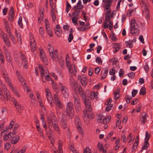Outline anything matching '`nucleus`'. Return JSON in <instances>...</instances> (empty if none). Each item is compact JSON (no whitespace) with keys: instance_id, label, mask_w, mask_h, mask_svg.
I'll list each match as a JSON object with an SVG mask.
<instances>
[{"instance_id":"f257e3e1","label":"nucleus","mask_w":153,"mask_h":153,"mask_svg":"<svg viewBox=\"0 0 153 153\" xmlns=\"http://www.w3.org/2000/svg\"><path fill=\"white\" fill-rule=\"evenodd\" d=\"M80 95L85 105L86 109L83 111V120L85 124L88 125L91 119L94 118V115L92 112V109L91 107V103L88 96L85 92L81 93Z\"/></svg>"},{"instance_id":"f03ea898","label":"nucleus","mask_w":153,"mask_h":153,"mask_svg":"<svg viewBox=\"0 0 153 153\" xmlns=\"http://www.w3.org/2000/svg\"><path fill=\"white\" fill-rule=\"evenodd\" d=\"M65 112L66 116L69 119L72 118L74 115L73 104L71 101H69L66 105Z\"/></svg>"},{"instance_id":"7ed1b4c3","label":"nucleus","mask_w":153,"mask_h":153,"mask_svg":"<svg viewBox=\"0 0 153 153\" xmlns=\"http://www.w3.org/2000/svg\"><path fill=\"white\" fill-rule=\"evenodd\" d=\"M147 2L146 0H142L140 4L143 10V15L145 17L146 19H148L150 18V15L148 8L147 6Z\"/></svg>"},{"instance_id":"20e7f679","label":"nucleus","mask_w":153,"mask_h":153,"mask_svg":"<svg viewBox=\"0 0 153 153\" xmlns=\"http://www.w3.org/2000/svg\"><path fill=\"white\" fill-rule=\"evenodd\" d=\"M46 92L47 99L48 102L51 104V106H52L53 105L52 104V102H53V98L51 96L50 90L48 88H46Z\"/></svg>"},{"instance_id":"39448f33","label":"nucleus","mask_w":153,"mask_h":153,"mask_svg":"<svg viewBox=\"0 0 153 153\" xmlns=\"http://www.w3.org/2000/svg\"><path fill=\"white\" fill-rule=\"evenodd\" d=\"M63 116H65L64 114L62 115V117L60 119V123L62 127L64 129H65L67 127V121L66 117H64Z\"/></svg>"},{"instance_id":"423d86ee","label":"nucleus","mask_w":153,"mask_h":153,"mask_svg":"<svg viewBox=\"0 0 153 153\" xmlns=\"http://www.w3.org/2000/svg\"><path fill=\"white\" fill-rule=\"evenodd\" d=\"M113 0H102L103 2L105 3L103 5V7H105L106 10L109 9V7L111 6L112 2Z\"/></svg>"},{"instance_id":"0eeeda50","label":"nucleus","mask_w":153,"mask_h":153,"mask_svg":"<svg viewBox=\"0 0 153 153\" xmlns=\"http://www.w3.org/2000/svg\"><path fill=\"white\" fill-rule=\"evenodd\" d=\"M108 68L106 67L103 68L101 72V76L102 79L105 78L107 76L108 72Z\"/></svg>"},{"instance_id":"6e6552de","label":"nucleus","mask_w":153,"mask_h":153,"mask_svg":"<svg viewBox=\"0 0 153 153\" xmlns=\"http://www.w3.org/2000/svg\"><path fill=\"white\" fill-rule=\"evenodd\" d=\"M13 135V133L12 132H10L8 134H6L4 136V140L6 141L10 140L12 139V136Z\"/></svg>"},{"instance_id":"1a4fd4ad","label":"nucleus","mask_w":153,"mask_h":153,"mask_svg":"<svg viewBox=\"0 0 153 153\" xmlns=\"http://www.w3.org/2000/svg\"><path fill=\"white\" fill-rule=\"evenodd\" d=\"M9 15H10L9 17V20L11 22H12L14 18V11L13 7H11L10 10L9 12Z\"/></svg>"},{"instance_id":"9d476101","label":"nucleus","mask_w":153,"mask_h":153,"mask_svg":"<svg viewBox=\"0 0 153 153\" xmlns=\"http://www.w3.org/2000/svg\"><path fill=\"white\" fill-rule=\"evenodd\" d=\"M20 137L18 135H16L12 137L11 143L14 144L17 143L19 140Z\"/></svg>"},{"instance_id":"9b49d317","label":"nucleus","mask_w":153,"mask_h":153,"mask_svg":"<svg viewBox=\"0 0 153 153\" xmlns=\"http://www.w3.org/2000/svg\"><path fill=\"white\" fill-rule=\"evenodd\" d=\"M40 57L42 61L44 62L45 63L47 60L45 53L42 49L40 50Z\"/></svg>"},{"instance_id":"f8f14e48","label":"nucleus","mask_w":153,"mask_h":153,"mask_svg":"<svg viewBox=\"0 0 153 153\" xmlns=\"http://www.w3.org/2000/svg\"><path fill=\"white\" fill-rule=\"evenodd\" d=\"M30 45L31 49L33 51H35L36 48V42L35 39L33 38L30 40Z\"/></svg>"},{"instance_id":"ddd939ff","label":"nucleus","mask_w":153,"mask_h":153,"mask_svg":"<svg viewBox=\"0 0 153 153\" xmlns=\"http://www.w3.org/2000/svg\"><path fill=\"white\" fill-rule=\"evenodd\" d=\"M139 26V25L136 22L134 19V35H138L139 34L140 30L138 28Z\"/></svg>"},{"instance_id":"4468645a","label":"nucleus","mask_w":153,"mask_h":153,"mask_svg":"<svg viewBox=\"0 0 153 153\" xmlns=\"http://www.w3.org/2000/svg\"><path fill=\"white\" fill-rule=\"evenodd\" d=\"M7 36L5 33H4L2 36V39L4 41L6 45L8 47L10 46V42L9 41L7 40Z\"/></svg>"},{"instance_id":"2eb2a0df","label":"nucleus","mask_w":153,"mask_h":153,"mask_svg":"<svg viewBox=\"0 0 153 153\" xmlns=\"http://www.w3.org/2000/svg\"><path fill=\"white\" fill-rule=\"evenodd\" d=\"M61 90L64 97L65 98H68V96L67 88L65 87L64 88L61 89Z\"/></svg>"},{"instance_id":"dca6fc26","label":"nucleus","mask_w":153,"mask_h":153,"mask_svg":"<svg viewBox=\"0 0 153 153\" xmlns=\"http://www.w3.org/2000/svg\"><path fill=\"white\" fill-rule=\"evenodd\" d=\"M86 92H90V98L92 99H93L94 98L96 97H97V95H98V93L97 92L96 93H95L94 91L91 92L89 90H86Z\"/></svg>"},{"instance_id":"f3484780","label":"nucleus","mask_w":153,"mask_h":153,"mask_svg":"<svg viewBox=\"0 0 153 153\" xmlns=\"http://www.w3.org/2000/svg\"><path fill=\"white\" fill-rule=\"evenodd\" d=\"M54 103L58 108L60 109L62 108L63 105L61 102L59 100L57 101H54Z\"/></svg>"},{"instance_id":"a211bd4d","label":"nucleus","mask_w":153,"mask_h":153,"mask_svg":"<svg viewBox=\"0 0 153 153\" xmlns=\"http://www.w3.org/2000/svg\"><path fill=\"white\" fill-rule=\"evenodd\" d=\"M149 146V143L147 141H144V144L142 146V149L140 151L141 152H142L143 150H147Z\"/></svg>"},{"instance_id":"6ab92c4d","label":"nucleus","mask_w":153,"mask_h":153,"mask_svg":"<svg viewBox=\"0 0 153 153\" xmlns=\"http://www.w3.org/2000/svg\"><path fill=\"white\" fill-rule=\"evenodd\" d=\"M131 27L130 28V33L133 34H134V19H132L131 21Z\"/></svg>"},{"instance_id":"aec40b11","label":"nucleus","mask_w":153,"mask_h":153,"mask_svg":"<svg viewBox=\"0 0 153 153\" xmlns=\"http://www.w3.org/2000/svg\"><path fill=\"white\" fill-rule=\"evenodd\" d=\"M75 124L78 126H80L81 124V122L79 116L78 115L75 116Z\"/></svg>"},{"instance_id":"412c9836","label":"nucleus","mask_w":153,"mask_h":153,"mask_svg":"<svg viewBox=\"0 0 153 153\" xmlns=\"http://www.w3.org/2000/svg\"><path fill=\"white\" fill-rule=\"evenodd\" d=\"M111 119V117L110 116H108L107 117H106L103 119L102 120V123L104 124H106L108 123Z\"/></svg>"},{"instance_id":"4be33fe9","label":"nucleus","mask_w":153,"mask_h":153,"mask_svg":"<svg viewBox=\"0 0 153 153\" xmlns=\"http://www.w3.org/2000/svg\"><path fill=\"white\" fill-rule=\"evenodd\" d=\"M48 127L49 128H50L49 126ZM49 130H46L45 132L46 135L48 137L49 139H50L51 138V137L52 135V131L50 129V128H49Z\"/></svg>"},{"instance_id":"5701e85b","label":"nucleus","mask_w":153,"mask_h":153,"mask_svg":"<svg viewBox=\"0 0 153 153\" xmlns=\"http://www.w3.org/2000/svg\"><path fill=\"white\" fill-rule=\"evenodd\" d=\"M53 58H52L53 60L56 61L58 59V54L57 53V50H55L53 52Z\"/></svg>"},{"instance_id":"b1692460","label":"nucleus","mask_w":153,"mask_h":153,"mask_svg":"<svg viewBox=\"0 0 153 153\" xmlns=\"http://www.w3.org/2000/svg\"><path fill=\"white\" fill-rule=\"evenodd\" d=\"M6 59L8 62H10L12 60L10 53L7 52L5 53Z\"/></svg>"},{"instance_id":"393cba45","label":"nucleus","mask_w":153,"mask_h":153,"mask_svg":"<svg viewBox=\"0 0 153 153\" xmlns=\"http://www.w3.org/2000/svg\"><path fill=\"white\" fill-rule=\"evenodd\" d=\"M14 122L13 121H11L9 125V126L6 128V130H4V131L7 132L8 131V129H11L14 125Z\"/></svg>"},{"instance_id":"a878e982","label":"nucleus","mask_w":153,"mask_h":153,"mask_svg":"<svg viewBox=\"0 0 153 153\" xmlns=\"http://www.w3.org/2000/svg\"><path fill=\"white\" fill-rule=\"evenodd\" d=\"M38 68L40 70L42 71L40 74L41 76L43 77V76L45 74V73L44 72V69L43 68L42 66L40 64H39L38 65Z\"/></svg>"},{"instance_id":"bb28decb","label":"nucleus","mask_w":153,"mask_h":153,"mask_svg":"<svg viewBox=\"0 0 153 153\" xmlns=\"http://www.w3.org/2000/svg\"><path fill=\"white\" fill-rule=\"evenodd\" d=\"M52 125L53 126L54 129L55 130H56L57 131V132L58 133V134H60V131L59 127L58 126V124L53 123L52 124Z\"/></svg>"},{"instance_id":"cd10ccee","label":"nucleus","mask_w":153,"mask_h":153,"mask_svg":"<svg viewBox=\"0 0 153 153\" xmlns=\"http://www.w3.org/2000/svg\"><path fill=\"white\" fill-rule=\"evenodd\" d=\"M134 39L132 40H129L128 41H126L125 42V44L127 46H129V48H131L133 47V45H132V43L133 42Z\"/></svg>"},{"instance_id":"c85d7f7f","label":"nucleus","mask_w":153,"mask_h":153,"mask_svg":"<svg viewBox=\"0 0 153 153\" xmlns=\"http://www.w3.org/2000/svg\"><path fill=\"white\" fill-rule=\"evenodd\" d=\"M80 11V10H74V11L72 13V15L74 16V17L77 18L79 16V14Z\"/></svg>"},{"instance_id":"c756f323","label":"nucleus","mask_w":153,"mask_h":153,"mask_svg":"<svg viewBox=\"0 0 153 153\" xmlns=\"http://www.w3.org/2000/svg\"><path fill=\"white\" fill-rule=\"evenodd\" d=\"M44 9L43 8L42 9H40V13L41 12V13H40V18H39V23L41 22V21H40V19L41 20H42L44 18Z\"/></svg>"},{"instance_id":"7c9ffc66","label":"nucleus","mask_w":153,"mask_h":153,"mask_svg":"<svg viewBox=\"0 0 153 153\" xmlns=\"http://www.w3.org/2000/svg\"><path fill=\"white\" fill-rule=\"evenodd\" d=\"M49 52L50 56L51 58H53V52L54 51V48L53 47H51L48 49Z\"/></svg>"},{"instance_id":"2f4dec72","label":"nucleus","mask_w":153,"mask_h":153,"mask_svg":"<svg viewBox=\"0 0 153 153\" xmlns=\"http://www.w3.org/2000/svg\"><path fill=\"white\" fill-rule=\"evenodd\" d=\"M84 7L83 5H81V6L77 5L74 6L72 9L74 10H77L82 9Z\"/></svg>"},{"instance_id":"473e14b6","label":"nucleus","mask_w":153,"mask_h":153,"mask_svg":"<svg viewBox=\"0 0 153 153\" xmlns=\"http://www.w3.org/2000/svg\"><path fill=\"white\" fill-rule=\"evenodd\" d=\"M22 17L21 16H20L19 18V20H18V25H19L20 26V27L21 28H22L23 27V26L22 24Z\"/></svg>"},{"instance_id":"72a5a7b5","label":"nucleus","mask_w":153,"mask_h":153,"mask_svg":"<svg viewBox=\"0 0 153 153\" xmlns=\"http://www.w3.org/2000/svg\"><path fill=\"white\" fill-rule=\"evenodd\" d=\"M146 93V88L145 87H142L140 89V94L141 95H144Z\"/></svg>"},{"instance_id":"f704fd0d","label":"nucleus","mask_w":153,"mask_h":153,"mask_svg":"<svg viewBox=\"0 0 153 153\" xmlns=\"http://www.w3.org/2000/svg\"><path fill=\"white\" fill-rule=\"evenodd\" d=\"M150 137V134H149L148 131H146L145 134V141L148 142Z\"/></svg>"},{"instance_id":"c9c22d12","label":"nucleus","mask_w":153,"mask_h":153,"mask_svg":"<svg viewBox=\"0 0 153 153\" xmlns=\"http://www.w3.org/2000/svg\"><path fill=\"white\" fill-rule=\"evenodd\" d=\"M126 100L127 103H129L130 102V100L132 99V98L131 96H129L128 95H126L125 96Z\"/></svg>"},{"instance_id":"e433bc0d","label":"nucleus","mask_w":153,"mask_h":153,"mask_svg":"<svg viewBox=\"0 0 153 153\" xmlns=\"http://www.w3.org/2000/svg\"><path fill=\"white\" fill-rule=\"evenodd\" d=\"M78 18L76 17H73L72 19V21L73 24L75 25H78L77 19Z\"/></svg>"},{"instance_id":"4c0bfd02","label":"nucleus","mask_w":153,"mask_h":153,"mask_svg":"<svg viewBox=\"0 0 153 153\" xmlns=\"http://www.w3.org/2000/svg\"><path fill=\"white\" fill-rule=\"evenodd\" d=\"M66 66L68 68V69L69 71H70L71 69V68H72L71 64L70 62L69 61H66Z\"/></svg>"},{"instance_id":"58836bf2","label":"nucleus","mask_w":153,"mask_h":153,"mask_svg":"<svg viewBox=\"0 0 153 153\" xmlns=\"http://www.w3.org/2000/svg\"><path fill=\"white\" fill-rule=\"evenodd\" d=\"M73 69L74 70V71H71V70L70 71H69L70 73H71L72 74L74 75V76H76V67L75 65H74Z\"/></svg>"},{"instance_id":"ea45409f","label":"nucleus","mask_w":153,"mask_h":153,"mask_svg":"<svg viewBox=\"0 0 153 153\" xmlns=\"http://www.w3.org/2000/svg\"><path fill=\"white\" fill-rule=\"evenodd\" d=\"M114 99L116 100H117L120 96V94L118 93H117L116 91L114 92Z\"/></svg>"},{"instance_id":"a19ab883","label":"nucleus","mask_w":153,"mask_h":153,"mask_svg":"<svg viewBox=\"0 0 153 153\" xmlns=\"http://www.w3.org/2000/svg\"><path fill=\"white\" fill-rule=\"evenodd\" d=\"M146 114H145L143 117L140 118V120L141 122L143 123V124H144L145 122L146 121Z\"/></svg>"},{"instance_id":"79ce46f5","label":"nucleus","mask_w":153,"mask_h":153,"mask_svg":"<svg viewBox=\"0 0 153 153\" xmlns=\"http://www.w3.org/2000/svg\"><path fill=\"white\" fill-rule=\"evenodd\" d=\"M97 147L98 148L100 151H101L103 148L102 146V142H99L97 145Z\"/></svg>"},{"instance_id":"37998d69","label":"nucleus","mask_w":153,"mask_h":153,"mask_svg":"<svg viewBox=\"0 0 153 153\" xmlns=\"http://www.w3.org/2000/svg\"><path fill=\"white\" fill-rule=\"evenodd\" d=\"M144 69L146 73H147L149 71V67L148 64V62L146 63V65L144 67Z\"/></svg>"},{"instance_id":"c03bdc74","label":"nucleus","mask_w":153,"mask_h":153,"mask_svg":"<svg viewBox=\"0 0 153 153\" xmlns=\"http://www.w3.org/2000/svg\"><path fill=\"white\" fill-rule=\"evenodd\" d=\"M9 36L11 39L12 41L13 42V44H15L16 42V41L15 38H14L12 34L10 33Z\"/></svg>"},{"instance_id":"a18cd8bd","label":"nucleus","mask_w":153,"mask_h":153,"mask_svg":"<svg viewBox=\"0 0 153 153\" xmlns=\"http://www.w3.org/2000/svg\"><path fill=\"white\" fill-rule=\"evenodd\" d=\"M5 29H6V31L8 33H11L9 27V24H7L4 25Z\"/></svg>"},{"instance_id":"49530a36","label":"nucleus","mask_w":153,"mask_h":153,"mask_svg":"<svg viewBox=\"0 0 153 153\" xmlns=\"http://www.w3.org/2000/svg\"><path fill=\"white\" fill-rule=\"evenodd\" d=\"M74 106L76 110L79 111L81 108V105L80 103L74 104Z\"/></svg>"},{"instance_id":"de8ad7c7","label":"nucleus","mask_w":153,"mask_h":153,"mask_svg":"<svg viewBox=\"0 0 153 153\" xmlns=\"http://www.w3.org/2000/svg\"><path fill=\"white\" fill-rule=\"evenodd\" d=\"M54 32L56 35L58 36H60L62 33V32L60 31V30L55 29Z\"/></svg>"},{"instance_id":"09e8293b","label":"nucleus","mask_w":153,"mask_h":153,"mask_svg":"<svg viewBox=\"0 0 153 153\" xmlns=\"http://www.w3.org/2000/svg\"><path fill=\"white\" fill-rule=\"evenodd\" d=\"M46 30L48 32V34L50 36V37H52L53 36L52 34V31L51 30V29L50 28H48L46 29Z\"/></svg>"},{"instance_id":"8fccbe9b","label":"nucleus","mask_w":153,"mask_h":153,"mask_svg":"<svg viewBox=\"0 0 153 153\" xmlns=\"http://www.w3.org/2000/svg\"><path fill=\"white\" fill-rule=\"evenodd\" d=\"M96 61L99 64H102V61L100 57H97L96 58Z\"/></svg>"},{"instance_id":"3c124183","label":"nucleus","mask_w":153,"mask_h":153,"mask_svg":"<svg viewBox=\"0 0 153 153\" xmlns=\"http://www.w3.org/2000/svg\"><path fill=\"white\" fill-rule=\"evenodd\" d=\"M139 142V136L138 135L135 139V142H134V146H137L138 143Z\"/></svg>"},{"instance_id":"603ef678","label":"nucleus","mask_w":153,"mask_h":153,"mask_svg":"<svg viewBox=\"0 0 153 153\" xmlns=\"http://www.w3.org/2000/svg\"><path fill=\"white\" fill-rule=\"evenodd\" d=\"M86 80L87 79H86V78L84 77V78L83 79H82V81L80 82L82 85L84 86H85L87 84V82H86Z\"/></svg>"},{"instance_id":"864d4df0","label":"nucleus","mask_w":153,"mask_h":153,"mask_svg":"<svg viewBox=\"0 0 153 153\" xmlns=\"http://www.w3.org/2000/svg\"><path fill=\"white\" fill-rule=\"evenodd\" d=\"M51 83L52 84V87L53 89H57V87L56 85V84L54 82V81L52 79L51 80Z\"/></svg>"},{"instance_id":"5fc2aeb1","label":"nucleus","mask_w":153,"mask_h":153,"mask_svg":"<svg viewBox=\"0 0 153 153\" xmlns=\"http://www.w3.org/2000/svg\"><path fill=\"white\" fill-rule=\"evenodd\" d=\"M142 107V105L140 103H139L138 104V106L136 107V112L137 113H138L141 110V108Z\"/></svg>"},{"instance_id":"6e6d98bb","label":"nucleus","mask_w":153,"mask_h":153,"mask_svg":"<svg viewBox=\"0 0 153 153\" xmlns=\"http://www.w3.org/2000/svg\"><path fill=\"white\" fill-rule=\"evenodd\" d=\"M110 16L109 14H108V15H106L105 16V20L106 22H109L110 21Z\"/></svg>"},{"instance_id":"4d7b16f0","label":"nucleus","mask_w":153,"mask_h":153,"mask_svg":"<svg viewBox=\"0 0 153 153\" xmlns=\"http://www.w3.org/2000/svg\"><path fill=\"white\" fill-rule=\"evenodd\" d=\"M112 106L113 105L112 104H110L107 105L106 107V110L108 111H109L111 109V108Z\"/></svg>"},{"instance_id":"13d9d810","label":"nucleus","mask_w":153,"mask_h":153,"mask_svg":"<svg viewBox=\"0 0 153 153\" xmlns=\"http://www.w3.org/2000/svg\"><path fill=\"white\" fill-rule=\"evenodd\" d=\"M91 151L89 147H87L84 149L83 153H91Z\"/></svg>"},{"instance_id":"bf43d9fd","label":"nucleus","mask_w":153,"mask_h":153,"mask_svg":"<svg viewBox=\"0 0 153 153\" xmlns=\"http://www.w3.org/2000/svg\"><path fill=\"white\" fill-rule=\"evenodd\" d=\"M73 36L72 33H70L68 38V41L69 42H70L73 39Z\"/></svg>"},{"instance_id":"052dcab7","label":"nucleus","mask_w":153,"mask_h":153,"mask_svg":"<svg viewBox=\"0 0 153 153\" xmlns=\"http://www.w3.org/2000/svg\"><path fill=\"white\" fill-rule=\"evenodd\" d=\"M16 35H17V40L19 42H20V44H22V42H21V35L20 34H19V36H18V34H17V31H16Z\"/></svg>"},{"instance_id":"680f3d73","label":"nucleus","mask_w":153,"mask_h":153,"mask_svg":"<svg viewBox=\"0 0 153 153\" xmlns=\"http://www.w3.org/2000/svg\"><path fill=\"white\" fill-rule=\"evenodd\" d=\"M115 73V70L114 68H112L109 71V74L110 75H114Z\"/></svg>"},{"instance_id":"e2e57ef3","label":"nucleus","mask_w":153,"mask_h":153,"mask_svg":"<svg viewBox=\"0 0 153 153\" xmlns=\"http://www.w3.org/2000/svg\"><path fill=\"white\" fill-rule=\"evenodd\" d=\"M70 85L71 88L74 87H76V85H77L76 81L70 82Z\"/></svg>"},{"instance_id":"0e129e2a","label":"nucleus","mask_w":153,"mask_h":153,"mask_svg":"<svg viewBox=\"0 0 153 153\" xmlns=\"http://www.w3.org/2000/svg\"><path fill=\"white\" fill-rule=\"evenodd\" d=\"M45 25L46 29L50 28V25L48 23V21L46 19H45Z\"/></svg>"},{"instance_id":"69168bd1","label":"nucleus","mask_w":153,"mask_h":153,"mask_svg":"<svg viewBox=\"0 0 153 153\" xmlns=\"http://www.w3.org/2000/svg\"><path fill=\"white\" fill-rule=\"evenodd\" d=\"M22 64L25 67V66H26L27 65V61L26 59H23L22 60Z\"/></svg>"},{"instance_id":"338daca9","label":"nucleus","mask_w":153,"mask_h":153,"mask_svg":"<svg viewBox=\"0 0 153 153\" xmlns=\"http://www.w3.org/2000/svg\"><path fill=\"white\" fill-rule=\"evenodd\" d=\"M124 74V70L122 69H121L120 70V72L119 73V76L121 77L123 76Z\"/></svg>"},{"instance_id":"774afa93","label":"nucleus","mask_w":153,"mask_h":153,"mask_svg":"<svg viewBox=\"0 0 153 153\" xmlns=\"http://www.w3.org/2000/svg\"><path fill=\"white\" fill-rule=\"evenodd\" d=\"M93 70L91 68H89L88 69V74L90 76H91L93 74Z\"/></svg>"}]
</instances>
